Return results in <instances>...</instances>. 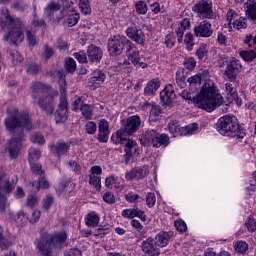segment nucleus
I'll return each mask as SVG.
<instances>
[{
    "label": "nucleus",
    "instance_id": "20",
    "mask_svg": "<svg viewBox=\"0 0 256 256\" xmlns=\"http://www.w3.org/2000/svg\"><path fill=\"white\" fill-rule=\"evenodd\" d=\"M51 152L56 157H61V155H67L69 149H71V144L65 141H58L55 144L49 145Z\"/></svg>",
    "mask_w": 256,
    "mask_h": 256
},
{
    "label": "nucleus",
    "instance_id": "4",
    "mask_svg": "<svg viewBox=\"0 0 256 256\" xmlns=\"http://www.w3.org/2000/svg\"><path fill=\"white\" fill-rule=\"evenodd\" d=\"M217 131L225 137H237V139L245 137V130L239 125V120L235 116L225 115L219 118Z\"/></svg>",
    "mask_w": 256,
    "mask_h": 256
},
{
    "label": "nucleus",
    "instance_id": "13",
    "mask_svg": "<svg viewBox=\"0 0 256 256\" xmlns=\"http://www.w3.org/2000/svg\"><path fill=\"white\" fill-rule=\"evenodd\" d=\"M69 117V103L67 102V95L62 94L60 96V103L54 114V119L57 124L65 123Z\"/></svg>",
    "mask_w": 256,
    "mask_h": 256
},
{
    "label": "nucleus",
    "instance_id": "2",
    "mask_svg": "<svg viewBox=\"0 0 256 256\" xmlns=\"http://www.w3.org/2000/svg\"><path fill=\"white\" fill-rule=\"evenodd\" d=\"M58 93L53 91L49 85L43 84L41 82H36L33 85V94L34 99H38V105L46 115H53L55 111L54 99L57 97Z\"/></svg>",
    "mask_w": 256,
    "mask_h": 256
},
{
    "label": "nucleus",
    "instance_id": "26",
    "mask_svg": "<svg viewBox=\"0 0 256 256\" xmlns=\"http://www.w3.org/2000/svg\"><path fill=\"white\" fill-rule=\"evenodd\" d=\"M159 87H161V81L159 79H153L147 83L144 88V94L148 96L155 95Z\"/></svg>",
    "mask_w": 256,
    "mask_h": 256
},
{
    "label": "nucleus",
    "instance_id": "56",
    "mask_svg": "<svg viewBox=\"0 0 256 256\" xmlns=\"http://www.w3.org/2000/svg\"><path fill=\"white\" fill-rule=\"evenodd\" d=\"M188 83L191 87H195V85H201V75L197 74L190 78H188Z\"/></svg>",
    "mask_w": 256,
    "mask_h": 256
},
{
    "label": "nucleus",
    "instance_id": "58",
    "mask_svg": "<svg viewBox=\"0 0 256 256\" xmlns=\"http://www.w3.org/2000/svg\"><path fill=\"white\" fill-rule=\"evenodd\" d=\"M41 217V211L39 210H34L32 211L31 215L28 216V220L30 223H37Z\"/></svg>",
    "mask_w": 256,
    "mask_h": 256
},
{
    "label": "nucleus",
    "instance_id": "9",
    "mask_svg": "<svg viewBox=\"0 0 256 256\" xmlns=\"http://www.w3.org/2000/svg\"><path fill=\"white\" fill-rule=\"evenodd\" d=\"M131 45V41L125 36L115 35L108 40V53L111 57H118L123 53V49H127Z\"/></svg>",
    "mask_w": 256,
    "mask_h": 256
},
{
    "label": "nucleus",
    "instance_id": "18",
    "mask_svg": "<svg viewBox=\"0 0 256 256\" xmlns=\"http://www.w3.org/2000/svg\"><path fill=\"white\" fill-rule=\"evenodd\" d=\"M126 55L128 60L134 65V67H141L145 69L147 67L146 63L141 62V57L139 56V51L133 48V43L130 42V46L126 48Z\"/></svg>",
    "mask_w": 256,
    "mask_h": 256
},
{
    "label": "nucleus",
    "instance_id": "19",
    "mask_svg": "<svg viewBox=\"0 0 256 256\" xmlns=\"http://www.w3.org/2000/svg\"><path fill=\"white\" fill-rule=\"evenodd\" d=\"M177 95L175 94V89H173V85L168 84L161 92H160V100L163 105L171 106L175 103Z\"/></svg>",
    "mask_w": 256,
    "mask_h": 256
},
{
    "label": "nucleus",
    "instance_id": "25",
    "mask_svg": "<svg viewBox=\"0 0 256 256\" xmlns=\"http://www.w3.org/2000/svg\"><path fill=\"white\" fill-rule=\"evenodd\" d=\"M245 14L250 21L256 25V1L255 0H247L244 4Z\"/></svg>",
    "mask_w": 256,
    "mask_h": 256
},
{
    "label": "nucleus",
    "instance_id": "41",
    "mask_svg": "<svg viewBox=\"0 0 256 256\" xmlns=\"http://www.w3.org/2000/svg\"><path fill=\"white\" fill-rule=\"evenodd\" d=\"M134 217H138L141 221L147 220L145 212H143V210H139V208H134L130 211V219H133Z\"/></svg>",
    "mask_w": 256,
    "mask_h": 256
},
{
    "label": "nucleus",
    "instance_id": "42",
    "mask_svg": "<svg viewBox=\"0 0 256 256\" xmlns=\"http://www.w3.org/2000/svg\"><path fill=\"white\" fill-rule=\"evenodd\" d=\"M65 68L68 73H73L77 70V63L73 58L66 59Z\"/></svg>",
    "mask_w": 256,
    "mask_h": 256
},
{
    "label": "nucleus",
    "instance_id": "11",
    "mask_svg": "<svg viewBox=\"0 0 256 256\" xmlns=\"http://www.w3.org/2000/svg\"><path fill=\"white\" fill-rule=\"evenodd\" d=\"M145 139L148 143V145H151V147H167L169 145V137L166 134H159L157 131L151 129L147 130L145 133Z\"/></svg>",
    "mask_w": 256,
    "mask_h": 256
},
{
    "label": "nucleus",
    "instance_id": "31",
    "mask_svg": "<svg viewBox=\"0 0 256 256\" xmlns=\"http://www.w3.org/2000/svg\"><path fill=\"white\" fill-rule=\"evenodd\" d=\"M168 129L170 133H172L173 137H179V135H183L181 128L179 127V122L177 120H172L168 124Z\"/></svg>",
    "mask_w": 256,
    "mask_h": 256
},
{
    "label": "nucleus",
    "instance_id": "35",
    "mask_svg": "<svg viewBox=\"0 0 256 256\" xmlns=\"http://www.w3.org/2000/svg\"><path fill=\"white\" fill-rule=\"evenodd\" d=\"M79 9L84 15H91V4L89 0H79Z\"/></svg>",
    "mask_w": 256,
    "mask_h": 256
},
{
    "label": "nucleus",
    "instance_id": "43",
    "mask_svg": "<svg viewBox=\"0 0 256 256\" xmlns=\"http://www.w3.org/2000/svg\"><path fill=\"white\" fill-rule=\"evenodd\" d=\"M240 57H242V59H244V61H253V59H256V53L253 50L241 51Z\"/></svg>",
    "mask_w": 256,
    "mask_h": 256
},
{
    "label": "nucleus",
    "instance_id": "62",
    "mask_svg": "<svg viewBox=\"0 0 256 256\" xmlns=\"http://www.w3.org/2000/svg\"><path fill=\"white\" fill-rule=\"evenodd\" d=\"M98 132H109V122L103 119L98 124Z\"/></svg>",
    "mask_w": 256,
    "mask_h": 256
},
{
    "label": "nucleus",
    "instance_id": "23",
    "mask_svg": "<svg viewBox=\"0 0 256 256\" xmlns=\"http://www.w3.org/2000/svg\"><path fill=\"white\" fill-rule=\"evenodd\" d=\"M142 251L145 253L144 255H159V248H157V244L153 241V238H148L146 241L142 242Z\"/></svg>",
    "mask_w": 256,
    "mask_h": 256
},
{
    "label": "nucleus",
    "instance_id": "12",
    "mask_svg": "<svg viewBox=\"0 0 256 256\" xmlns=\"http://www.w3.org/2000/svg\"><path fill=\"white\" fill-rule=\"evenodd\" d=\"M192 11L197 13L200 19H213V4L205 0L199 1L192 7Z\"/></svg>",
    "mask_w": 256,
    "mask_h": 256
},
{
    "label": "nucleus",
    "instance_id": "21",
    "mask_svg": "<svg viewBox=\"0 0 256 256\" xmlns=\"http://www.w3.org/2000/svg\"><path fill=\"white\" fill-rule=\"evenodd\" d=\"M194 35L196 37H211L213 30L211 29V22L204 20L194 28Z\"/></svg>",
    "mask_w": 256,
    "mask_h": 256
},
{
    "label": "nucleus",
    "instance_id": "52",
    "mask_svg": "<svg viewBox=\"0 0 256 256\" xmlns=\"http://www.w3.org/2000/svg\"><path fill=\"white\" fill-rule=\"evenodd\" d=\"M85 129L88 135H95V133H97V124H95V122L90 121L86 124Z\"/></svg>",
    "mask_w": 256,
    "mask_h": 256
},
{
    "label": "nucleus",
    "instance_id": "63",
    "mask_svg": "<svg viewBox=\"0 0 256 256\" xmlns=\"http://www.w3.org/2000/svg\"><path fill=\"white\" fill-rule=\"evenodd\" d=\"M155 201H156L155 193L149 192L146 195V203H147L148 207H153L155 205Z\"/></svg>",
    "mask_w": 256,
    "mask_h": 256
},
{
    "label": "nucleus",
    "instance_id": "27",
    "mask_svg": "<svg viewBox=\"0 0 256 256\" xmlns=\"http://www.w3.org/2000/svg\"><path fill=\"white\" fill-rule=\"evenodd\" d=\"M191 27V22L189 19L185 18L180 22V26L176 30V35L178 38V43H183V35H185V31Z\"/></svg>",
    "mask_w": 256,
    "mask_h": 256
},
{
    "label": "nucleus",
    "instance_id": "14",
    "mask_svg": "<svg viewBox=\"0 0 256 256\" xmlns=\"http://www.w3.org/2000/svg\"><path fill=\"white\" fill-rule=\"evenodd\" d=\"M23 137V132H20L18 136H14L9 140L7 151L11 159H17V157H19V152L21 151V147L23 146V144L21 143V141H23Z\"/></svg>",
    "mask_w": 256,
    "mask_h": 256
},
{
    "label": "nucleus",
    "instance_id": "60",
    "mask_svg": "<svg viewBox=\"0 0 256 256\" xmlns=\"http://www.w3.org/2000/svg\"><path fill=\"white\" fill-rule=\"evenodd\" d=\"M8 247H11V241H9V239L5 238V236L2 234L0 237V249L5 251V250H7Z\"/></svg>",
    "mask_w": 256,
    "mask_h": 256
},
{
    "label": "nucleus",
    "instance_id": "55",
    "mask_svg": "<svg viewBox=\"0 0 256 256\" xmlns=\"http://www.w3.org/2000/svg\"><path fill=\"white\" fill-rule=\"evenodd\" d=\"M74 58L79 62V63H87V54L85 51H79L74 53Z\"/></svg>",
    "mask_w": 256,
    "mask_h": 256
},
{
    "label": "nucleus",
    "instance_id": "37",
    "mask_svg": "<svg viewBox=\"0 0 256 256\" xmlns=\"http://www.w3.org/2000/svg\"><path fill=\"white\" fill-rule=\"evenodd\" d=\"M176 83L180 89H185L187 83L185 82V72L184 71H177L176 72Z\"/></svg>",
    "mask_w": 256,
    "mask_h": 256
},
{
    "label": "nucleus",
    "instance_id": "49",
    "mask_svg": "<svg viewBox=\"0 0 256 256\" xmlns=\"http://www.w3.org/2000/svg\"><path fill=\"white\" fill-rule=\"evenodd\" d=\"M31 143H37V145H43L45 143V138L41 133H34L30 138Z\"/></svg>",
    "mask_w": 256,
    "mask_h": 256
},
{
    "label": "nucleus",
    "instance_id": "39",
    "mask_svg": "<svg viewBox=\"0 0 256 256\" xmlns=\"http://www.w3.org/2000/svg\"><path fill=\"white\" fill-rule=\"evenodd\" d=\"M248 249H249V245L245 241H238L235 244V251H236V253L243 254L246 251H248Z\"/></svg>",
    "mask_w": 256,
    "mask_h": 256
},
{
    "label": "nucleus",
    "instance_id": "15",
    "mask_svg": "<svg viewBox=\"0 0 256 256\" xmlns=\"http://www.w3.org/2000/svg\"><path fill=\"white\" fill-rule=\"evenodd\" d=\"M224 73H225V76L227 77V79H229V81L234 83L235 81H237V75H239V73H241V62H239V60H237L235 58H232L227 63Z\"/></svg>",
    "mask_w": 256,
    "mask_h": 256
},
{
    "label": "nucleus",
    "instance_id": "28",
    "mask_svg": "<svg viewBox=\"0 0 256 256\" xmlns=\"http://www.w3.org/2000/svg\"><path fill=\"white\" fill-rule=\"evenodd\" d=\"M169 239H171V233L160 232L155 237V245L157 247H167V245L169 244Z\"/></svg>",
    "mask_w": 256,
    "mask_h": 256
},
{
    "label": "nucleus",
    "instance_id": "64",
    "mask_svg": "<svg viewBox=\"0 0 256 256\" xmlns=\"http://www.w3.org/2000/svg\"><path fill=\"white\" fill-rule=\"evenodd\" d=\"M13 7L16 11H25V9H27V4L21 0H18L13 4Z\"/></svg>",
    "mask_w": 256,
    "mask_h": 256
},
{
    "label": "nucleus",
    "instance_id": "22",
    "mask_svg": "<svg viewBox=\"0 0 256 256\" xmlns=\"http://www.w3.org/2000/svg\"><path fill=\"white\" fill-rule=\"evenodd\" d=\"M87 57L91 61V63H100L101 59H103V50L92 44L87 48Z\"/></svg>",
    "mask_w": 256,
    "mask_h": 256
},
{
    "label": "nucleus",
    "instance_id": "24",
    "mask_svg": "<svg viewBox=\"0 0 256 256\" xmlns=\"http://www.w3.org/2000/svg\"><path fill=\"white\" fill-rule=\"evenodd\" d=\"M149 175V169L146 166L136 167L130 172L126 173V179H143Z\"/></svg>",
    "mask_w": 256,
    "mask_h": 256
},
{
    "label": "nucleus",
    "instance_id": "6",
    "mask_svg": "<svg viewBox=\"0 0 256 256\" xmlns=\"http://www.w3.org/2000/svg\"><path fill=\"white\" fill-rule=\"evenodd\" d=\"M17 176L6 178L4 174H0V213H5L7 208V195L13 193V189L17 187Z\"/></svg>",
    "mask_w": 256,
    "mask_h": 256
},
{
    "label": "nucleus",
    "instance_id": "1",
    "mask_svg": "<svg viewBox=\"0 0 256 256\" xmlns=\"http://www.w3.org/2000/svg\"><path fill=\"white\" fill-rule=\"evenodd\" d=\"M182 99L186 101H192L195 103V107L198 109H203L208 113L215 111L217 107L223 105V96L215 91L213 86H203L200 93L193 94L191 92L182 91L180 94Z\"/></svg>",
    "mask_w": 256,
    "mask_h": 256
},
{
    "label": "nucleus",
    "instance_id": "32",
    "mask_svg": "<svg viewBox=\"0 0 256 256\" xmlns=\"http://www.w3.org/2000/svg\"><path fill=\"white\" fill-rule=\"evenodd\" d=\"M40 158H41L40 149L32 147L28 150V161L30 164L35 163V161H39Z\"/></svg>",
    "mask_w": 256,
    "mask_h": 256
},
{
    "label": "nucleus",
    "instance_id": "46",
    "mask_svg": "<svg viewBox=\"0 0 256 256\" xmlns=\"http://www.w3.org/2000/svg\"><path fill=\"white\" fill-rule=\"evenodd\" d=\"M57 191L59 193H70L71 192V181H66L60 183V185L57 188Z\"/></svg>",
    "mask_w": 256,
    "mask_h": 256
},
{
    "label": "nucleus",
    "instance_id": "57",
    "mask_svg": "<svg viewBox=\"0 0 256 256\" xmlns=\"http://www.w3.org/2000/svg\"><path fill=\"white\" fill-rule=\"evenodd\" d=\"M36 205H39V198L37 195L28 196L27 207H36Z\"/></svg>",
    "mask_w": 256,
    "mask_h": 256
},
{
    "label": "nucleus",
    "instance_id": "17",
    "mask_svg": "<svg viewBox=\"0 0 256 256\" xmlns=\"http://www.w3.org/2000/svg\"><path fill=\"white\" fill-rule=\"evenodd\" d=\"M126 35L138 45H145V33H143V30L137 28V26L128 27L126 29Z\"/></svg>",
    "mask_w": 256,
    "mask_h": 256
},
{
    "label": "nucleus",
    "instance_id": "33",
    "mask_svg": "<svg viewBox=\"0 0 256 256\" xmlns=\"http://www.w3.org/2000/svg\"><path fill=\"white\" fill-rule=\"evenodd\" d=\"M79 19H80L79 13L71 9L68 13V18H67L68 27H75V25L79 23Z\"/></svg>",
    "mask_w": 256,
    "mask_h": 256
},
{
    "label": "nucleus",
    "instance_id": "5",
    "mask_svg": "<svg viewBox=\"0 0 256 256\" xmlns=\"http://www.w3.org/2000/svg\"><path fill=\"white\" fill-rule=\"evenodd\" d=\"M111 141L115 145H124V161L126 165H129V161H131L132 157H137V155H139V145L137 144V141L125 138L123 133L117 131L112 135Z\"/></svg>",
    "mask_w": 256,
    "mask_h": 256
},
{
    "label": "nucleus",
    "instance_id": "44",
    "mask_svg": "<svg viewBox=\"0 0 256 256\" xmlns=\"http://www.w3.org/2000/svg\"><path fill=\"white\" fill-rule=\"evenodd\" d=\"M136 13L139 15H145L147 13V3L144 1H138L135 5Z\"/></svg>",
    "mask_w": 256,
    "mask_h": 256
},
{
    "label": "nucleus",
    "instance_id": "8",
    "mask_svg": "<svg viewBox=\"0 0 256 256\" xmlns=\"http://www.w3.org/2000/svg\"><path fill=\"white\" fill-rule=\"evenodd\" d=\"M73 6V1L71 0H59L57 2H51L48 4V6L45 8L44 13L46 17H48L49 21L53 18V15L63 7V11L60 12L61 16L57 17L54 20V23H59L60 21H63V18L65 17V9H71Z\"/></svg>",
    "mask_w": 256,
    "mask_h": 256
},
{
    "label": "nucleus",
    "instance_id": "34",
    "mask_svg": "<svg viewBox=\"0 0 256 256\" xmlns=\"http://www.w3.org/2000/svg\"><path fill=\"white\" fill-rule=\"evenodd\" d=\"M80 111L86 121H91L93 119V108L88 104H81Z\"/></svg>",
    "mask_w": 256,
    "mask_h": 256
},
{
    "label": "nucleus",
    "instance_id": "53",
    "mask_svg": "<svg viewBox=\"0 0 256 256\" xmlns=\"http://www.w3.org/2000/svg\"><path fill=\"white\" fill-rule=\"evenodd\" d=\"M54 54H55V51H53V48H51L48 44H45L44 52H43L44 59L48 61V59L52 58Z\"/></svg>",
    "mask_w": 256,
    "mask_h": 256
},
{
    "label": "nucleus",
    "instance_id": "3",
    "mask_svg": "<svg viewBox=\"0 0 256 256\" xmlns=\"http://www.w3.org/2000/svg\"><path fill=\"white\" fill-rule=\"evenodd\" d=\"M0 27L1 29L7 28L8 35L5 36L6 41H10L13 45H19V43H23L25 39V35L23 31H25V24L18 19L13 18L11 15H6L5 20L0 19Z\"/></svg>",
    "mask_w": 256,
    "mask_h": 256
},
{
    "label": "nucleus",
    "instance_id": "29",
    "mask_svg": "<svg viewBox=\"0 0 256 256\" xmlns=\"http://www.w3.org/2000/svg\"><path fill=\"white\" fill-rule=\"evenodd\" d=\"M225 87L226 92L230 95V97H228L229 103H233V101H235L237 105L241 106V98L237 95V90H235L233 85L227 83Z\"/></svg>",
    "mask_w": 256,
    "mask_h": 256
},
{
    "label": "nucleus",
    "instance_id": "61",
    "mask_svg": "<svg viewBox=\"0 0 256 256\" xmlns=\"http://www.w3.org/2000/svg\"><path fill=\"white\" fill-rule=\"evenodd\" d=\"M53 241H55L56 243H65V241H67V233L65 232L57 233L54 236Z\"/></svg>",
    "mask_w": 256,
    "mask_h": 256
},
{
    "label": "nucleus",
    "instance_id": "30",
    "mask_svg": "<svg viewBox=\"0 0 256 256\" xmlns=\"http://www.w3.org/2000/svg\"><path fill=\"white\" fill-rule=\"evenodd\" d=\"M85 223L88 227H97L99 225V215L95 212H90L86 215Z\"/></svg>",
    "mask_w": 256,
    "mask_h": 256
},
{
    "label": "nucleus",
    "instance_id": "38",
    "mask_svg": "<svg viewBox=\"0 0 256 256\" xmlns=\"http://www.w3.org/2000/svg\"><path fill=\"white\" fill-rule=\"evenodd\" d=\"M31 171L35 177H43L45 175V171L40 164L31 163Z\"/></svg>",
    "mask_w": 256,
    "mask_h": 256
},
{
    "label": "nucleus",
    "instance_id": "45",
    "mask_svg": "<svg viewBox=\"0 0 256 256\" xmlns=\"http://www.w3.org/2000/svg\"><path fill=\"white\" fill-rule=\"evenodd\" d=\"M26 37L29 47L33 48L37 45V38L35 37V33L31 32V30L26 31Z\"/></svg>",
    "mask_w": 256,
    "mask_h": 256
},
{
    "label": "nucleus",
    "instance_id": "10",
    "mask_svg": "<svg viewBox=\"0 0 256 256\" xmlns=\"http://www.w3.org/2000/svg\"><path fill=\"white\" fill-rule=\"evenodd\" d=\"M35 245L38 251H40L43 256L53 255V235L49 233L42 234L39 238L35 240Z\"/></svg>",
    "mask_w": 256,
    "mask_h": 256
},
{
    "label": "nucleus",
    "instance_id": "36",
    "mask_svg": "<svg viewBox=\"0 0 256 256\" xmlns=\"http://www.w3.org/2000/svg\"><path fill=\"white\" fill-rule=\"evenodd\" d=\"M105 79H106V76H105V73H103V71L97 69L92 72L93 83H95V82L105 83Z\"/></svg>",
    "mask_w": 256,
    "mask_h": 256
},
{
    "label": "nucleus",
    "instance_id": "40",
    "mask_svg": "<svg viewBox=\"0 0 256 256\" xmlns=\"http://www.w3.org/2000/svg\"><path fill=\"white\" fill-rule=\"evenodd\" d=\"M89 185H93L95 189H97L98 191H101V177L97 175H90Z\"/></svg>",
    "mask_w": 256,
    "mask_h": 256
},
{
    "label": "nucleus",
    "instance_id": "54",
    "mask_svg": "<svg viewBox=\"0 0 256 256\" xmlns=\"http://www.w3.org/2000/svg\"><path fill=\"white\" fill-rule=\"evenodd\" d=\"M245 225L248 229V231H251L252 233L254 231H256V221H255V218H253V216H250L246 222H245Z\"/></svg>",
    "mask_w": 256,
    "mask_h": 256
},
{
    "label": "nucleus",
    "instance_id": "59",
    "mask_svg": "<svg viewBox=\"0 0 256 256\" xmlns=\"http://www.w3.org/2000/svg\"><path fill=\"white\" fill-rule=\"evenodd\" d=\"M52 205H53V197L51 195H47L43 200V209H45V211H49Z\"/></svg>",
    "mask_w": 256,
    "mask_h": 256
},
{
    "label": "nucleus",
    "instance_id": "7",
    "mask_svg": "<svg viewBox=\"0 0 256 256\" xmlns=\"http://www.w3.org/2000/svg\"><path fill=\"white\" fill-rule=\"evenodd\" d=\"M5 127L8 131H14L15 129H20L21 127H26V129L31 130V120L29 119V114L25 112H14L10 114L5 120Z\"/></svg>",
    "mask_w": 256,
    "mask_h": 256
},
{
    "label": "nucleus",
    "instance_id": "50",
    "mask_svg": "<svg viewBox=\"0 0 256 256\" xmlns=\"http://www.w3.org/2000/svg\"><path fill=\"white\" fill-rule=\"evenodd\" d=\"M184 43H186L188 51H191V49H193L195 43H193V34H191V32L186 33Z\"/></svg>",
    "mask_w": 256,
    "mask_h": 256
},
{
    "label": "nucleus",
    "instance_id": "51",
    "mask_svg": "<svg viewBox=\"0 0 256 256\" xmlns=\"http://www.w3.org/2000/svg\"><path fill=\"white\" fill-rule=\"evenodd\" d=\"M165 45H166V47H168V49L175 47V34L169 33L165 37Z\"/></svg>",
    "mask_w": 256,
    "mask_h": 256
},
{
    "label": "nucleus",
    "instance_id": "16",
    "mask_svg": "<svg viewBox=\"0 0 256 256\" xmlns=\"http://www.w3.org/2000/svg\"><path fill=\"white\" fill-rule=\"evenodd\" d=\"M139 127H141V118L139 116H131L127 119V121L122 122L121 130L118 131L121 133H127V135H133Z\"/></svg>",
    "mask_w": 256,
    "mask_h": 256
},
{
    "label": "nucleus",
    "instance_id": "47",
    "mask_svg": "<svg viewBox=\"0 0 256 256\" xmlns=\"http://www.w3.org/2000/svg\"><path fill=\"white\" fill-rule=\"evenodd\" d=\"M50 187V184H49V181H47V179H45V175L43 176H40L38 178V184L36 186V189L39 190V189H49Z\"/></svg>",
    "mask_w": 256,
    "mask_h": 256
},
{
    "label": "nucleus",
    "instance_id": "48",
    "mask_svg": "<svg viewBox=\"0 0 256 256\" xmlns=\"http://www.w3.org/2000/svg\"><path fill=\"white\" fill-rule=\"evenodd\" d=\"M234 29H247V19L239 18L233 22Z\"/></svg>",
    "mask_w": 256,
    "mask_h": 256
}]
</instances>
